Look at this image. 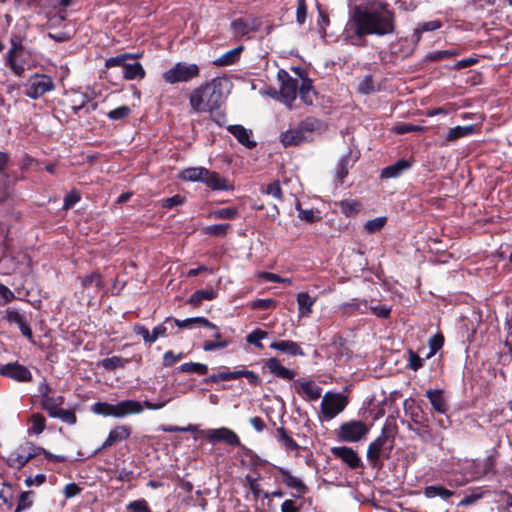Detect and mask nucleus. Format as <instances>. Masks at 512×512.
<instances>
[{"instance_id":"nucleus-1","label":"nucleus","mask_w":512,"mask_h":512,"mask_svg":"<svg viewBox=\"0 0 512 512\" xmlns=\"http://www.w3.org/2000/svg\"><path fill=\"white\" fill-rule=\"evenodd\" d=\"M395 27V13L386 0H367L353 7L343 37L349 44L358 46L363 37L390 35Z\"/></svg>"},{"instance_id":"nucleus-2","label":"nucleus","mask_w":512,"mask_h":512,"mask_svg":"<svg viewBox=\"0 0 512 512\" xmlns=\"http://www.w3.org/2000/svg\"><path fill=\"white\" fill-rule=\"evenodd\" d=\"M230 88L231 81L228 78L215 77L191 92L190 106L197 113H211L222 105Z\"/></svg>"},{"instance_id":"nucleus-3","label":"nucleus","mask_w":512,"mask_h":512,"mask_svg":"<svg viewBox=\"0 0 512 512\" xmlns=\"http://www.w3.org/2000/svg\"><path fill=\"white\" fill-rule=\"evenodd\" d=\"M172 398H165L159 402L153 403L144 401L143 403L136 400H125L117 404H109L105 402H98L93 405L92 411L96 414L103 416H112L122 418L130 414H139L143 412L144 408L150 410H159L165 407Z\"/></svg>"},{"instance_id":"nucleus-4","label":"nucleus","mask_w":512,"mask_h":512,"mask_svg":"<svg viewBox=\"0 0 512 512\" xmlns=\"http://www.w3.org/2000/svg\"><path fill=\"white\" fill-rule=\"evenodd\" d=\"M179 178L186 182L203 183L212 190H232V185L229 184L227 179L220 176L219 173L201 166L183 169L179 174Z\"/></svg>"},{"instance_id":"nucleus-5","label":"nucleus","mask_w":512,"mask_h":512,"mask_svg":"<svg viewBox=\"0 0 512 512\" xmlns=\"http://www.w3.org/2000/svg\"><path fill=\"white\" fill-rule=\"evenodd\" d=\"M394 440L389 437L385 429L367 448L366 457L372 467L381 466V458H389L393 449Z\"/></svg>"},{"instance_id":"nucleus-6","label":"nucleus","mask_w":512,"mask_h":512,"mask_svg":"<svg viewBox=\"0 0 512 512\" xmlns=\"http://www.w3.org/2000/svg\"><path fill=\"white\" fill-rule=\"evenodd\" d=\"M199 74L200 69L197 64L177 62L174 66L163 73L162 78L168 84H175L180 82H189L194 78H197Z\"/></svg>"},{"instance_id":"nucleus-7","label":"nucleus","mask_w":512,"mask_h":512,"mask_svg":"<svg viewBox=\"0 0 512 512\" xmlns=\"http://www.w3.org/2000/svg\"><path fill=\"white\" fill-rule=\"evenodd\" d=\"M24 88V94L27 97L37 99L45 93L54 90L55 85L50 76L45 74H35L29 78L27 83L24 85Z\"/></svg>"},{"instance_id":"nucleus-8","label":"nucleus","mask_w":512,"mask_h":512,"mask_svg":"<svg viewBox=\"0 0 512 512\" xmlns=\"http://www.w3.org/2000/svg\"><path fill=\"white\" fill-rule=\"evenodd\" d=\"M369 432V427L361 420H351L340 425L337 436L344 442H358Z\"/></svg>"},{"instance_id":"nucleus-9","label":"nucleus","mask_w":512,"mask_h":512,"mask_svg":"<svg viewBox=\"0 0 512 512\" xmlns=\"http://www.w3.org/2000/svg\"><path fill=\"white\" fill-rule=\"evenodd\" d=\"M347 405V399L341 393L327 392L321 401V412L326 420H331L341 413Z\"/></svg>"},{"instance_id":"nucleus-10","label":"nucleus","mask_w":512,"mask_h":512,"mask_svg":"<svg viewBox=\"0 0 512 512\" xmlns=\"http://www.w3.org/2000/svg\"><path fill=\"white\" fill-rule=\"evenodd\" d=\"M41 454V447L35 446L33 443L27 442L15 450L7 459V463L12 468L21 469L31 459Z\"/></svg>"},{"instance_id":"nucleus-11","label":"nucleus","mask_w":512,"mask_h":512,"mask_svg":"<svg viewBox=\"0 0 512 512\" xmlns=\"http://www.w3.org/2000/svg\"><path fill=\"white\" fill-rule=\"evenodd\" d=\"M203 436L211 443L224 442L230 446H240V438L231 429L227 427H220L216 429H206L201 432Z\"/></svg>"},{"instance_id":"nucleus-12","label":"nucleus","mask_w":512,"mask_h":512,"mask_svg":"<svg viewBox=\"0 0 512 512\" xmlns=\"http://www.w3.org/2000/svg\"><path fill=\"white\" fill-rule=\"evenodd\" d=\"M298 89V80L286 75V78L282 80V84L278 93V99L286 106L291 108L292 103L297 97Z\"/></svg>"},{"instance_id":"nucleus-13","label":"nucleus","mask_w":512,"mask_h":512,"mask_svg":"<svg viewBox=\"0 0 512 512\" xmlns=\"http://www.w3.org/2000/svg\"><path fill=\"white\" fill-rule=\"evenodd\" d=\"M0 374L19 382H29L32 379L29 369L17 362L2 365Z\"/></svg>"},{"instance_id":"nucleus-14","label":"nucleus","mask_w":512,"mask_h":512,"mask_svg":"<svg viewBox=\"0 0 512 512\" xmlns=\"http://www.w3.org/2000/svg\"><path fill=\"white\" fill-rule=\"evenodd\" d=\"M331 453L341 461H343L349 468L356 469L362 465V461L357 452L351 447L341 446L332 447Z\"/></svg>"},{"instance_id":"nucleus-15","label":"nucleus","mask_w":512,"mask_h":512,"mask_svg":"<svg viewBox=\"0 0 512 512\" xmlns=\"http://www.w3.org/2000/svg\"><path fill=\"white\" fill-rule=\"evenodd\" d=\"M260 22L255 17L239 18L231 23V29L236 36H244L252 31H257Z\"/></svg>"},{"instance_id":"nucleus-16","label":"nucleus","mask_w":512,"mask_h":512,"mask_svg":"<svg viewBox=\"0 0 512 512\" xmlns=\"http://www.w3.org/2000/svg\"><path fill=\"white\" fill-rule=\"evenodd\" d=\"M296 392L308 400H317L321 396L322 389L311 380H298L295 383Z\"/></svg>"},{"instance_id":"nucleus-17","label":"nucleus","mask_w":512,"mask_h":512,"mask_svg":"<svg viewBox=\"0 0 512 512\" xmlns=\"http://www.w3.org/2000/svg\"><path fill=\"white\" fill-rule=\"evenodd\" d=\"M131 434V428L127 425H118L110 430L108 437L99 450L108 448L118 442L127 439Z\"/></svg>"},{"instance_id":"nucleus-18","label":"nucleus","mask_w":512,"mask_h":512,"mask_svg":"<svg viewBox=\"0 0 512 512\" xmlns=\"http://www.w3.org/2000/svg\"><path fill=\"white\" fill-rule=\"evenodd\" d=\"M299 125L308 141L312 140L315 135L323 133L327 128L322 121L313 117L304 119Z\"/></svg>"},{"instance_id":"nucleus-19","label":"nucleus","mask_w":512,"mask_h":512,"mask_svg":"<svg viewBox=\"0 0 512 512\" xmlns=\"http://www.w3.org/2000/svg\"><path fill=\"white\" fill-rule=\"evenodd\" d=\"M412 164L409 160L399 159L396 163L382 169L381 178L392 179L399 177L402 173L409 170Z\"/></svg>"},{"instance_id":"nucleus-20","label":"nucleus","mask_w":512,"mask_h":512,"mask_svg":"<svg viewBox=\"0 0 512 512\" xmlns=\"http://www.w3.org/2000/svg\"><path fill=\"white\" fill-rule=\"evenodd\" d=\"M281 142L284 146L299 145L303 142H307V136L304 135L300 125L295 128L289 129L281 134Z\"/></svg>"},{"instance_id":"nucleus-21","label":"nucleus","mask_w":512,"mask_h":512,"mask_svg":"<svg viewBox=\"0 0 512 512\" xmlns=\"http://www.w3.org/2000/svg\"><path fill=\"white\" fill-rule=\"evenodd\" d=\"M227 129L239 141V143L247 148H253L256 146V142L251 139V130L246 129L242 125H231Z\"/></svg>"},{"instance_id":"nucleus-22","label":"nucleus","mask_w":512,"mask_h":512,"mask_svg":"<svg viewBox=\"0 0 512 512\" xmlns=\"http://www.w3.org/2000/svg\"><path fill=\"white\" fill-rule=\"evenodd\" d=\"M78 280L80 281L82 294L90 289L100 290L104 287L102 276L98 272L80 276Z\"/></svg>"},{"instance_id":"nucleus-23","label":"nucleus","mask_w":512,"mask_h":512,"mask_svg":"<svg viewBox=\"0 0 512 512\" xmlns=\"http://www.w3.org/2000/svg\"><path fill=\"white\" fill-rule=\"evenodd\" d=\"M425 395L429 399L435 412L440 414H445L447 412L448 404L444 398L442 390L429 389L426 391Z\"/></svg>"},{"instance_id":"nucleus-24","label":"nucleus","mask_w":512,"mask_h":512,"mask_svg":"<svg viewBox=\"0 0 512 512\" xmlns=\"http://www.w3.org/2000/svg\"><path fill=\"white\" fill-rule=\"evenodd\" d=\"M23 50L19 47L14 46L8 54L7 63L9 64L12 71L20 76L25 70L24 62L22 61Z\"/></svg>"},{"instance_id":"nucleus-25","label":"nucleus","mask_w":512,"mask_h":512,"mask_svg":"<svg viewBox=\"0 0 512 512\" xmlns=\"http://www.w3.org/2000/svg\"><path fill=\"white\" fill-rule=\"evenodd\" d=\"M265 366L272 374L279 378L285 380H292L294 378L295 373L292 370L284 367L276 358L268 359Z\"/></svg>"},{"instance_id":"nucleus-26","label":"nucleus","mask_w":512,"mask_h":512,"mask_svg":"<svg viewBox=\"0 0 512 512\" xmlns=\"http://www.w3.org/2000/svg\"><path fill=\"white\" fill-rule=\"evenodd\" d=\"M316 298L310 296L307 292L297 294L298 316L299 318L308 317L312 313V307Z\"/></svg>"},{"instance_id":"nucleus-27","label":"nucleus","mask_w":512,"mask_h":512,"mask_svg":"<svg viewBox=\"0 0 512 512\" xmlns=\"http://www.w3.org/2000/svg\"><path fill=\"white\" fill-rule=\"evenodd\" d=\"M280 473L283 483L289 488L294 489L298 493V496H302L306 493L307 487L301 479L292 475L288 470L285 469H280Z\"/></svg>"},{"instance_id":"nucleus-28","label":"nucleus","mask_w":512,"mask_h":512,"mask_svg":"<svg viewBox=\"0 0 512 512\" xmlns=\"http://www.w3.org/2000/svg\"><path fill=\"white\" fill-rule=\"evenodd\" d=\"M6 318L10 323L16 324L24 336L28 338L32 337V331L24 315L16 310H7Z\"/></svg>"},{"instance_id":"nucleus-29","label":"nucleus","mask_w":512,"mask_h":512,"mask_svg":"<svg viewBox=\"0 0 512 512\" xmlns=\"http://www.w3.org/2000/svg\"><path fill=\"white\" fill-rule=\"evenodd\" d=\"M270 348L287 353L289 355H304L300 345L291 340L273 342L271 343Z\"/></svg>"},{"instance_id":"nucleus-30","label":"nucleus","mask_w":512,"mask_h":512,"mask_svg":"<svg viewBox=\"0 0 512 512\" xmlns=\"http://www.w3.org/2000/svg\"><path fill=\"white\" fill-rule=\"evenodd\" d=\"M275 438L280 445L287 451H298L299 445L294 439L288 434L285 428L279 427L275 431Z\"/></svg>"},{"instance_id":"nucleus-31","label":"nucleus","mask_w":512,"mask_h":512,"mask_svg":"<svg viewBox=\"0 0 512 512\" xmlns=\"http://www.w3.org/2000/svg\"><path fill=\"white\" fill-rule=\"evenodd\" d=\"M243 51V46H238L226 53L222 54L220 57L213 61V64L216 66H229L234 64L238 58L240 57L241 52Z\"/></svg>"},{"instance_id":"nucleus-32","label":"nucleus","mask_w":512,"mask_h":512,"mask_svg":"<svg viewBox=\"0 0 512 512\" xmlns=\"http://www.w3.org/2000/svg\"><path fill=\"white\" fill-rule=\"evenodd\" d=\"M145 76V70L139 62L126 63L123 68V77L126 80L142 79Z\"/></svg>"},{"instance_id":"nucleus-33","label":"nucleus","mask_w":512,"mask_h":512,"mask_svg":"<svg viewBox=\"0 0 512 512\" xmlns=\"http://www.w3.org/2000/svg\"><path fill=\"white\" fill-rule=\"evenodd\" d=\"M299 95L306 105H313L316 93L310 79H302L301 86L299 87Z\"/></svg>"},{"instance_id":"nucleus-34","label":"nucleus","mask_w":512,"mask_h":512,"mask_svg":"<svg viewBox=\"0 0 512 512\" xmlns=\"http://www.w3.org/2000/svg\"><path fill=\"white\" fill-rule=\"evenodd\" d=\"M175 325L180 329H189L194 324H199L211 329H216V326L204 317H192L184 320L174 319Z\"/></svg>"},{"instance_id":"nucleus-35","label":"nucleus","mask_w":512,"mask_h":512,"mask_svg":"<svg viewBox=\"0 0 512 512\" xmlns=\"http://www.w3.org/2000/svg\"><path fill=\"white\" fill-rule=\"evenodd\" d=\"M475 131V127L473 125L468 126H456L448 130L446 134V140L448 142L455 141L459 138L466 137L468 135L473 134Z\"/></svg>"},{"instance_id":"nucleus-36","label":"nucleus","mask_w":512,"mask_h":512,"mask_svg":"<svg viewBox=\"0 0 512 512\" xmlns=\"http://www.w3.org/2000/svg\"><path fill=\"white\" fill-rule=\"evenodd\" d=\"M337 205L347 217L357 215L362 209V204L357 200H342Z\"/></svg>"},{"instance_id":"nucleus-37","label":"nucleus","mask_w":512,"mask_h":512,"mask_svg":"<svg viewBox=\"0 0 512 512\" xmlns=\"http://www.w3.org/2000/svg\"><path fill=\"white\" fill-rule=\"evenodd\" d=\"M216 296L217 292L214 289L198 290L189 297L188 302L199 306L203 300H213Z\"/></svg>"},{"instance_id":"nucleus-38","label":"nucleus","mask_w":512,"mask_h":512,"mask_svg":"<svg viewBox=\"0 0 512 512\" xmlns=\"http://www.w3.org/2000/svg\"><path fill=\"white\" fill-rule=\"evenodd\" d=\"M453 494H454V492H453V491H450V490L446 489V488H445V487H443V486L433 485V486H427V487H425V489H424V495H425L427 498L440 497V498H442V499H448V498H450Z\"/></svg>"},{"instance_id":"nucleus-39","label":"nucleus","mask_w":512,"mask_h":512,"mask_svg":"<svg viewBox=\"0 0 512 512\" xmlns=\"http://www.w3.org/2000/svg\"><path fill=\"white\" fill-rule=\"evenodd\" d=\"M239 212L237 208L227 207L222 209H217L210 211L207 214V218L210 219H235L238 216Z\"/></svg>"},{"instance_id":"nucleus-40","label":"nucleus","mask_w":512,"mask_h":512,"mask_svg":"<svg viewBox=\"0 0 512 512\" xmlns=\"http://www.w3.org/2000/svg\"><path fill=\"white\" fill-rule=\"evenodd\" d=\"M139 57L138 54H130V53H124L121 55H117L114 57H110L106 59L105 61V67L106 68H112V67H122L124 68V65L127 63V60L135 59Z\"/></svg>"},{"instance_id":"nucleus-41","label":"nucleus","mask_w":512,"mask_h":512,"mask_svg":"<svg viewBox=\"0 0 512 512\" xmlns=\"http://www.w3.org/2000/svg\"><path fill=\"white\" fill-rule=\"evenodd\" d=\"M231 225L228 223L209 225L203 228L202 233L216 237L225 236L230 230Z\"/></svg>"},{"instance_id":"nucleus-42","label":"nucleus","mask_w":512,"mask_h":512,"mask_svg":"<svg viewBox=\"0 0 512 512\" xmlns=\"http://www.w3.org/2000/svg\"><path fill=\"white\" fill-rule=\"evenodd\" d=\"M8 164L9 155L0 151V194L3 193L7 187L6 168L8 167Z\"/></svg>"},{"instance_id":"nucleus-43","label":"nucleus","mask_w":512,"mask_h":512,"mask_svg":"<svg viewBox=\"0 0 512 512\" xmlns=\"http://www.w3.org/2000/svg\"><path fill=\"white\" fill-rule=\"evenodd\" d=\"M178 369L182 373H196L199 375H204L208 371V366L206 364L197 362H187L182 364Z\"/></svg>"},{"instance_id":"nucleus-44","label":"nucleus","mask_w":512,"mask_h":512,"mask_svg":"<svg viewBox=\"0 0 512 512\" xmlns=\"http://www.w3.org/2000/svg\"><path fill=\"white\" fill-rule=\"evenodd\" d=\"M89 101V97L86 94L74 92L71 99L74 113H78L80 110L84 109Z\"/></svg>"},{"instance_id":"nucleus-45","label":"nucleus","mask_w":512,"mask_h":512,"mask_svg":"<svg viewBox=\"0 0 512 512\" xmlns=\"http://www.w3.org/2000/svg\"><path fill=\"white\" fill-rule=\"evenodd\" d=\"M386 217H376L374 219L368 220L365 223L364 229L366 232L372 234L380 231L386 224Z\"/></svg>"},{"instance_id":"nucleus-46","label":"nucleus","mask_w":512,"mask_h":512,"mask_svg":"<svg viewBox=\"0 0 512 512\" xmlns=\"http://www.w3.org/2000/svg\"><path fill=\"white\" fill-rule=\"evenodd\" d=\"M58 400L59 401L53 399L52 397H49L48 395H44L43 397V407L45 410H47L51 417H54V413L58 412V410L60 409L58 405L62 403V398L59 397Z\"/></svg>"},{"instance_id":"nucleus-47","label":"nucleus","mask_w":512,"mask_h":512,"mask_svg":"<svg viewBox=\"0 0 512 512\" xmlns=\"http://www.w3.org/2000/svg\"><path fill=\"white\" fill-rule=\"evenodd\" d=\"M358 91L363 94H370L375 91V85L370 75H366L360 80L358 84Z\"/></svg>"},{"instance_id":"nucleus-48","label":"nucleus","mask_w":512,"mask_h":512,"mask_svg":"<svg viewBox=\"0 0 512 512\" xmlns=\"http://www.w3.org/2000/svg\"><path fill=\"white\" fill-rule=\"evenodd\" d=\"M131 113V109L129 106H120V107H117L113 110H111L107 116L109 119L111 120H121V119H124L126 118L129 114Z\"/></svg>"},{"instance_id":"nucleus-49","label":"nucleus","mask_w":512,"mask_h":512,"mask_svg":"<svg viewBox=\"0 0 512 512\" xmlns=\"http://www.w3.org/2000/svg\"><path fill=\"white\" fill-rule=\"evenodd\" d=\"M30 422L32 424L31 430L35 434H40L45 429V418L41 414H33L31 416Z\"/></svg>"},{"instance_id":"nucleus-50","label":"nucleus","mask_w":512,"mask_h":512,"mask_svg":"<svg viewBox=\"0 0 512 512\" xmlns=\"http://www.w3.org/2000/svg\"><path fill=\"white\" fill-rule=\"evenodd\" d=\"M267 336V332L263 331V330H260V329H256L254 331H252L246 338L247 342L250 343V344H253L259 348L262 347V343H261V340L266 338Z\"/></svg>"},{"instance_id":"nucleus-51","label":"nucleus","mask_w":512,"mask_h":512,"mask_svg":"<svg viewBox=\"0 0 512 512\" xmlns=\"http://www.w3.org/2000/svg\"><path fill=\"white\" fill-rule=\"evenodd\" d=\"M127 509L130 512H151L145 499H139L128 503Z\"/></svg>"},{"instance_id":"nucleus-52","label":"nucleus","mask_w":512,"mask_h":512,"mask_svg":"<svg viewBox=\"0 0 512 512\" xmlns=\"http://www.w3.org/2000/svg\"><path fill=\"white\" fill-rule=\"evenodd\" d=\"M459 52L455 49H448V50H440V51H434L428 54V59L437 61L448 57H454L457 56Z\"/></svg>"},{"instance_id":"nucleus-53","label":"nucleus","mask_w":512,"mask_h":512,"mask_svg":"<svg viewBox=\"0 0 512 512\" xmlns=\"http://www.w3.org/2000/svg\"><path fill=\"white\" fill-rule=\"evenodd\" d=\"M230 380H234L233 379V374H232V371H222V372H219V373H214V374H211L206 380L205 382L206 383H218L220 381H230Z\"/></svg>"},{"instance_id":"nucleus-54","label":"nucleus","mask_w":512,"mask_h":512,"mask_svg":"<svg viewBox=\"0 0 512 512\" xmlns=\"http://www.w3.org/2000/svg\"><path fill=\"white\" fill-rule=\"evenodd\" d=\"M54 418H59L68 424H74L76 422V415L71 410L59 409L58 412L54 413Z\"/></svg>"},{"instance_id":"nucleus-55","label":"nucleus","mask_w":512,"mask_h":512,"mask_svg":"<svg viewBox=\"0 0 512 512\" xmlns=\"http://www.w3.org/2000/svg\"><path fill=\"white\" fill-rule=\"evenodd\" d=\"M263 193L271 195L276 199H281L282 190L278 181H274L266 186L265 189L262 190Z\"/></svg>"},{"instance_id":"nucleus-56","label":"nucleus","mask_w":512,"mask_h":512,"mask_svg":"<svg viewBox=\"0 0 512 512\" xmlns=\"http://www.w3.org/2000/svg\"><path fill=\"white\" fill-rule=\"evenodd\" d=\"M296 209L299 212L298 216L301 220L311 223V222H315L320 219L319 216L315 215V212L312 209H308V210L301 209L299 204L296 205Z\"/></svg>"},{"instance_id":"nucleus-57","label":"nucleus","mask_w":512,"mask_h":512,"mask_svg":"<svg viewBox=\"0 0 512 512\" xmlns=\"http://www.w3.org/2000/svg\"><path fill=\"white\" fill-rule=\"evenodd\" d=\"M169 321H171L170 317L166 318L165 323L159 324L153 328L151 332V343H154L159 337H163L166 335L167 327L165 324Z\"/></svg>"},{"instance_id":"nucleus-58","label":"nucleus","mask_w":512,"mask_h":512,"mask_svg":"<svg viewBox=\"0 0 512 512\" xmlns=\"http://www.w3.org/2000/svg\"><path fill=\"white\" fill-rule=\"evenodd\" d=\"M184 357V354L182 352L175 354L173 351H167L163 355V365L165 367H169L176 363L177 361H180Z\"/></svg>"},{"instance_id":"nucleus-59","label":"nucleus","mask_w":512,"mask_h":512,"mask_svg":"<svg viewBox=\"0 0 512 512\" xmlns=\"http://www.w3.org/2000/svg\"><path fill=\"white\" fill-rule=\"evenodd\" d=\"M184 202L185 198L179 194L161 200L162 206L165 208H173L175 206H180Z\"/></svg>"},{"instance_id":"nucleus-60","label":"nucleus","mask_w":512,"mask_h":512,"mask_svg":"<svg viewBox=\"0 0 512 512\" xmlns=\"http://www.w3.org/2000/svg\"><path fill=\"white\" fill-rule=\"evenodd\" d=\"M31 495H32L31 492L21 493L15 512H21L25 509H28L32 505V501L30 499Z\"/></svg>"},{"instance_id":"nucleus-61","label":"nucleus","mask_w":512,"mask_h":512,"mask_svg":"<svg viewBox=\"0 0 512 512\" xmlns=\"http://www.w3.org/2000/svg\"><path fill=\"white\" fill-rule=\"evenodd\" d=\"M276 306V301L272 298L257 299L251 303V307L254 309H269Z\"/></svg>"},{"instance_id":"nucleus-62","label":"nucleus","mask_w":512,"mask_h":512,"mask_svg":"<svg viewBox=\"0 0 512 512\" xmlns=\"http://www.w3.org/2000/svg\"><path fill=\"white\" fill-rule=\"evenodd\" d=\"M346 307L357 310L361 313H367L368 302L366 300L353 299L351 302L345 304Z\"/></svg>"},{"instance_id":"nucleus-63","label":"nucleus","mask_w":512,"mask_h":512,"mask_svg":"<svg viewBox=\"0 0 512 512\" xmlns=\"http://www.w3.org/2000/svg\"><path fill=\"white\" fill-rule=\"evenodd\" d=\"M230 344L228 340H219V341H206L203 345L204 351H214L216 349L225 348Z\"/></svg>"},{"instance_id":"nucleus-64","label":"nucleus","mask_w":512,"mask_h":512,"mask_svg":"<svg viewBox=\"0 0 512 512\" xmlns=\"http://www.w3.org/2000/svg\"><path fill=\"white\" fill-rule=\"evenodd\" d=\"M444 338L441 334L434 335L430 340V355L435 354L438 350H440L443 346Z\"/></svg>"}]
</instances>
